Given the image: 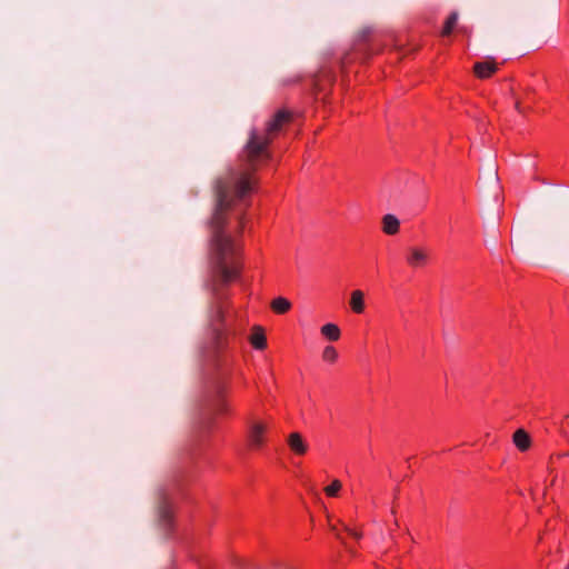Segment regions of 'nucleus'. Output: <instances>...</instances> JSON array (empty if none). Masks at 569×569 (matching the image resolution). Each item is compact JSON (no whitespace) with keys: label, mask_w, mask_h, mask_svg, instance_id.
<instances>
[{"label":"nucleus","mask_w":569,"mask_h":569,"mask_svg":"<svg viewBox=\"0 0 569 569\" xmlns=\"http://www.w3.org/2000/svg\"><path fill=\"white\" fill-rule=\"evenodd\" d=\"M272 141L259 129L250 130L248 141L240 153L242 168L216 182L217 204L210 220L211 228L224 230L228 210L238 204H243L244 209L250 206L248 197L258 183L254 173L258 168L271 160Z\"/></svg>","instance_id":"nucleus-1"},{"label":"nucleus","mask_w":569,"mask_h":569,"mask_svg":"<svg viewBox=\"0 0 569 569\" xmlns=\"http://www.w3.org/2000/svg\"><path fill=\"white\" fill-rule=\"evenodd\" d=\"M210 263L211 290L214 301L210 315V325L214 328H227L224 315L227 310V296L222 287L238 280L242 270L241 246L223 229L211 228Z\"/></svg>","instance_id":"nucleus-2"},{"label":"nucleus","mask_w":569,"mask_h":569,"mask_svg":"<svg viewBox=\"0 0 569 569\" xmlns=\"http://www.w3.org/2000/svg\"><path fill=\"white\" fill-rule=\"evenodd\" d=\"M270 419L254 412L244 418V446L248 451H261L268 442Z\"/></svg>","instance_id":"nucleus-3"},{"label":"nucleus","mask_w":569,"mask_h":569,"mask_svg":"<svg viewBox=\"0 0 569 569\" xmlns=\"http://www.w3.org/2000/svg\"><path fill=\"white\" fill-rule=\"evenodd\" d=\"M230 331L227 328L212 330L213 367L216 376L230 377L232 356L229 352Z\"/></svg>","instance_id":"nucleus-4"},{"label":"nucleus","mask_w":569,"mask_h":569,"mask_svg":"<svg viewBox=\"0 0 569 569\" xmlns=\"http://www.w3.org/2000/svg\"><path fill=\"white\" fill-rule=\"evenodd\" d=\"M229 378L230 377L226 376H216L213 386L214 396L208 407L210 417L206 418L202 422V428L206 431H210L214 427L216 416H227L231 413L230 405L226 399L229 388Z\"/></svg>","instance_id":"nucleus-5"},{"label":"nucleus","mask_w":569,"mask_h":569,"mask_svg":"<svg viewBox=\"0 0 569 569\" xmlns=\"http://www.w3.org/2000/svg\"><path fill=\"white\" fill-rule=\"evenodd\" d=\"M292 112L286 109H280L266 122V127L260 131L274 140L280 134L283 127L292 121Z\"/></svg>","instance_id":"nucleus-6"},{"label":"nucleus","mask_w":569,"mask_h":569,"mask_svg":"<svg viewBox=\"0 0 569 569\" xmlns=\"http://www.w3.org/2000/svg\"><path fill=\"white\" fill-rule=\"evenodd\" d=\"M499 67L500 63L495 58L488 57L482 61L475 62L472 72L476 78L485 80L491 78L499 70Z\"/></svg>","instance_id":"nucleus-7"},{"label":"nucleus","mask_w":569,"mask_h":569,"mask_svg":"<svg viewBox=\"0 0 569 569\" xmlns=\"http://www.w3.org/2000/svg\"><path fill=\"white\" fill-rule=\"evenodd\" d=\"M429 254L426 249L412 247L408 250L406 262L411 268H422L428 263Z\"/></svg>","instance_id":"nucleus-8"},{"label":"nucleus","mask_w":569,"mask_h":569,"mask_svg":"<svg viewBox=\"0 0 569 569\" xmlns=\"http://www.w3.org/2000/svg\"><path fill=\"white\" fill-rule=\"evenodd\" d=\"M287 442L290 450L298 456H303L308 451V445L299 432L290 433Z\"/></svg>","instance_id":"nucleus-9"},{"label":"nucleus","mask_w":569,"mask_h":569,"mask_svg":"<svg viewBox=\"0 0 569 569\" xmlns=\"http://www.w3.org/2000/svg\"><path fill=\"white\" fill-rule=\"evenodd\" d=\"M249 342L256 350H264L267 348V337L262 327L254 326L252 328Z\"/></svg>","instance_id":"nucleus-10"},{"label":"nucleus","mask_w":569,"mask_h":569,"mask_svg":"<svg viewBox=\"0 0 569 569\" xmlns=\"http://www.w3.org/2000/svg\"><path fill=\"white\" fill-rule=\"evenodd\" d=\"M350 308L357 313L361 315L365 311V295L361 290H353L350 296Z\"/></svg>","instance_id":"nucleus-11"},{"label":"nucleus","mask_w":569,"mask_h":569,"mask_svg":"<svg viewBox=\"0 0 569 569\" xmlns=\"http://www.w3.org/2000/svg\"><path fill=\"white\" fill-rule=\"evenodd\" d=\"M515 446L520 451H527L530 448L531 439L528 432H526L523 429H518L512 437Z\"/></svg>","instance_id":"nucleus-12"},{"label":"nucleus","mask_w":569,"mask_h":569,"mask_svg":"<svg viewBox=\"0 0 569 569\" xmlns=\"http://www.w3.org/2000/svg\"><path fill=\"white\" fill-rule=\"evenodd\" d=\"M400 222L399 219L393 214H386L382 218V230L389 236H393L399 232Z\"/></svg>","instance_id":"nucleus-13"},{"label":"nucleus","mask_w":569,"mask_h":569,"mask_svg":"<svg viewBox=\"0 0 569 569\" xmlns=\"http://www.w3.org/2000/svg\"><path fill=\"white\" fill-rule=\"evenodd\" d=\"M321 335L329 341H338L341 337L340 328L336 323H326L320 328Z\"/></svg>","instance_id":"nucleus-14"},{"label":"nucleus","mask_w":569,"mask_h":569,"mask_svg":"<svg viewBox=\"0 0 569 569\" xmlns=\"http://www.w3.org/2000/svg\"><path fill=\"white\" fill-rule=\"evenodd\" d=\"M270 307L274 313L284 315L291 309L292 305L284 297H277L271 301Z\"/></svg>","instance_id":"nucleus-15"},{"label":"nucleus","mask_w":569,"mask_h":569,"mask_svg":"<svg viewBox=\"0 0 569 569\" xmlns=\"http://www.w3.org/2000/svg\"><path fill=\"white\" fill-rule=\"evenodd\" d=\"M457 21H458V13L451 12L445 21L443 28L441 30V36L448 37L449 34H451L453 28L457 24Z\"/></svg>","instance_id":"nucleus-16"},{"label":"nucleus","mask_w":569,"mask_h":569,"mask_svg":"<svg viewBox=\"0 0 569 569\" xmlns=\"http://www.w3.org/2000/svg\"><path fill=\"white\" fill-rule=\"evenodd\" d=\"M321 358L327 363H335L338 360V351L333 346L325 347Z\"/></svg>","instance_id":"nucleus-17"},{"label":"nucleus","mask_w":569,"mask_h":569,"mask_svg":"<svg viewBox=\"0 0 569 569\" xmlns=\"http://www.w3.org/2000/svg\"><path fill=\"white\" fill-rule=\"evenodd\" d=\"M341 488H342L341 481L338 479H335L330 485H328L325 488V493L328 497H337L339 491L341 490Z\"/></svg>","instance_id":"nucleus-18"},{"label":"nucleus","mask_w":569,"mask_h":569,"mask_svg":"<svg viewBox=\"0 0 569 569\" xmlns=\"http://www.w3.org/2000/svg\"><path fill=\"white\" fill-rule=\"evenodd\" d=\"M160 517L163 521H166L167 523H170L171 520H172V512H171V509L169 506L167 505H163L161 508H160Z\"/></svg>","instance_id":"nucleus-19"},{"label":"nucleus","mask_w":569,"mask_h":569,"mask_svg":"<svg viewBox=\"0 0 569 569\" xmlns=\"http://www.w3.org/2000/svg\"><path fill=\"white\" fill-rule=\"evenodd\" d=\"M346 531L348 532L349 536L353 537L355 539H359L361 537V533L355 529L346 528Z\"/></svg>","instance_id":"nucleus-20"},{"label":"nucleus","mask_w":569,"mask_h":569,"mask_svg":"<svg viewBox=\"0 0 569 569\" xmlns=\"http://www.w3.org/2000/svg\"><path fill=\"white\" fill-rule=\"evenodd\" d=\"M244 224H246V216H244V213H241V216L239 217V229H240V232L244 228Z\"/></svg>","instance_id":"nucleus-21"},{"label":"nucleus","mask_w":569,"mask_h":569,"mask_svg":"<svg viewBox=\"0 0 569 569\" xmlns=\"http://www.w3.org/2000/svg\"><path fill=\"white\" fill-rule=\"evenodd\" d=\"M515 108H516V110H517L519 113H521V114H523V113H525V110L522 109L521 103H520L519 101H516V102H515Z\"/></svg>","instance_id":"nucleus-22"},{"label":"nucleus","mask_w":569,"mask_h":569,"mask_svg":"<svg viewBox=\"0 0 569 569\" xmlns=\"http://www.w3.org/2000/svg\"><path fill=\"white\" fill-rule=\"evenodd\" d=\"M565 457H569V450L567 452L559 455V458H565Z\"/></svg>","instance_id":"nucleus-23"}]
</instances>
